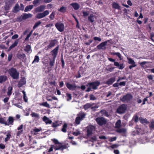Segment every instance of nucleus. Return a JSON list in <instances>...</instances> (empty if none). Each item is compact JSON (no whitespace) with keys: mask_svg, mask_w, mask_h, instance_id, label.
Listing matches in <instances>:
<instances>
[{"mask_svg":"<svg viewBox=\"0 0 154 154\" xmlns=\"http://www.w3.org/2000/svg\"><path fill=\"white\" fill-rule=\"evenodd\" d=\"M8 73L14 79H17L19 77V73L16 68L12 67L8 70Z\"/></svg>","mask_w":154,"mask_h":154,"instance_id":"nucleus-1","label":"nucleus"},{"mask_svg":"<svg viewBox=\"0 0 154 154\" xmlns=\"http://www.w3.org/2000/svg\"><path fill=\"white\" fill-rule=\"evenodd\" d=\"M53 146V149L56 150H60L63 151L64 149H66L67 148V147L66 145H63L62 144L60 143H59L58 144L55 145H51V146Z\"/></svg>","mask_w":154,"mask_h":154,"instance_id":"nucleus-2","label":"nucleus"},{"mask_svg":"<svg viewBox=\"0 0 154 154\" xmlns=\"http://www.w3.org/2000/svg\"><path fill=\"white\" fill-rule=\"evenodd\" d=\"M132 95L129 94H127L126 95H124L122 97L120 98V100L123 103L128 102L132 98Z\"/></svg>","mask_w":154,"mask_h":154,"instance_id":"nucleus-3","label":"nucleus"},{"mask_svg":"<svg viewBox=\"0 0 154 154\" xmlns=\"http://www.w3.org/2000/svg\"><path fill=\"white\" fill-rule=\"evenodd\" d=\"M95 120L97 124L100 126L105 125L106 123V121L103 117H101L96 118Z\"/></svg>","mask_w":154,"mask_h":154,"instance_id":"nucleus-4","label":"nucleus"},{"mask_svg":"<svg viewBox=\"0 0 154 154\" xmlns=\"http://www.w3.org/2000/svg\"><path fill=\"white\" fill-rule=\"evenodd\" d=\"M15 2V0H6L5 6V9L6 11L8 10L13 4Z\"/></svg>","mask_w":154,"mask_h":154,"instance_id":"nucleus-5","label":"nucleus"},{"mask_svg":"<svg viewBox=\"0 0 154 154\" xmlns=\"http://www.w3.org/2000/svg\"><path fill=\"white\" fill-rule=\"evenodd\" d=\"M108 59L110 61L114 62V65L115 66L118 67V68L119 69H122L124 68L125 66L123 63L119 64L118 62H115V59H112L111 58H109Z\"/></svg>","mask_w":154,"mask_h":154,"instance_id":"nucleus-6","label":"nucleus"},{"mask_svg":"<svg viewBox=\"0 0 154 154\" xmlns=\"http://www.w3.org/2000/svg\"><path fill=\"white\" fill-rule=\"evenodd\" d=\"M111 40H108L106 41L100 43L99 45H98L97 47V48L98 50H105L106 49V45L107 42H110Z\"/></svg>","mask_w":154,"mask_h":154,"instance_id":"nucleus-7","label":"nucleus"},{"mask_svg":"<svg viewBox=\"0 0 154 154\" xmlns=\"http://www.w3.org/2000/svg\"><path fill=\"white\" fill-rule=\"evenodd\" d=\"M95 127L93 125H90L87 127V136L89 137L93 133V131L95 130Z\"/></svg>","mask_w":154,"mask_h":154,"instance_id":"nucleus-8","label":"nucleus"},{"mask_svg":"<svg viewBox=\"0 0 154 154\" xmlns=\"http://www.w3.org/2000/svg\"><path fill=\"white\" fill-rule=\"evenodd\" d=\"M127 109L126 106L124 104L120 106L117 109V112L119 114L124 113Z\"/></svg>","mask_w":154,"mask_h":154,"instance_id":"nucleus-9","label":"nucleus"},{"mask_svg":"<svg viewBox=\"0 0 154 154\" xmlns=\"http://www.w3.org/2000/svg\"><path fill=\"white\" fill-rule=\"evenodd\" d=\"M100 84V82L98 81H96L94 82L89 83L88 85L90 87H92V88L94 90L97 89V87Z\"/></svg>","mask_w":154,"mask_h":154,"instance_id":"nucleus-10","label":"nucleus"},{"mask_svg":"<svg viewBox=\"0 0 154 154\" xmlns=\"http://www.w3.org/2000/svg\"><path fill=\"white\" fill-rule=\"evenodd\" d=\"M65 85L66 87L70 90L73 91L75 90L77 86L75 83H74L72 84L69 83L68 82H65Z\"/></svg>","mask_w":154,"mask_h":154,"instance_id":"nucleus-11","label":"nucleus"},{"mask_svg":"<svg viewBox=\"0 0 154 154\" xmlns=\"http://www.w3.org/2000/svg\"><path fill=\"white\" fill-rule=\"evenodd\" d=\"M55 26L60 32H62L64 30V24L60 22L56 23L55 24Z\"/></svg>","mask_w":154,"mask_h":154,"instance_id":"nucleus-12","label":"nucleus"},{"mask_svg":"<svg viewBox=\"0 0 154 154\" xmlns=\"http://www.w3.org/2000/svg\"><path fill=\"white\" fill-rule=\"evenodd\" d=\"M59 48V46L57 45L55 48L51 52L53 58H56L58 53V50Z\"/></svg>","mask_w":154,"mask_h":154,"instance_id":"nucleus-13","label":"nucleus"},{"mask_svg":"<svg viewBox=\"0 0 154 154\" xmlns=\"http://www.w3.org/2000/svg\"><path fill=\"white\" fill-rule=\"evenodd\" d=\"M56 58H49V65L50 66V67H48V69L49 72L51 71V69L50 68H52L53 66H54L55 63V60Z\"/></svg>","mask_w":154,"mask_h":154,"instance_id":"nucleus-14","label":"nucleus"},{"mask_svg":"<svg viewBox=\"0 0 154 154\" xmlns=\"http://www.w3.org/2000/svg\"><path fill=\"white\" fill-rule=\"evenodd\" d=\"M45 7L44 5H41L35 9V11L36 13L42 12L44 10Z\"/></svg>","mask_w":154,"mask_h":154,"instance_id":"nucleus-15","label":"nucleus"},{"mask_svg":"<svg viewBox=\"0 0 154 154\" xmlns=\"http://www.w3.org/2000/svg\"><path fill=\"white\" fill-rule=\"evenodd\" d=\"M56 42V39H54L51 40L50 42L48 45L47 47L45 48L46 50H48L49 48H50L54 47L55 45Z\"/></svg>","mask_w":154,"mask_h":154,"instance_id":"nucleus-16","label":"nucleus"},{"mask_svg":"<svg viewBox=\"0 0 154 154\" xmlns=\"http://www.w3.org/2000/svg\"><path fill=\"white\" fill-rule=\"evenodd\" d=\"M26 82V79L24 77L21 78L20 82L18 83L17 86L19 88L21 87L23 85L25 84Z\"/></svg>","mask_w":154,"mask_h":154,"instance_id":"nucleus-17","label":"nucleus"},{"mask_svg":"<svg viewBox=\"0 0 154 154\" xmlns=\"http://www.w3.org/2000/svg\"><path fill=\"white\" fill-rule=\"evenodd\" d=\"M86 114L83 112L81 111L77 114V117H79L80 119L82 120L85 118Z\"/></svg>","mask_w":154,"mask_h":154,"instance_id":"nucleus-18","label":"nucleus"},{"mask_svg":"<svg viewBox=\"0 0 154 154\" xmlns=\"http://www.w3.org/2000/svg\"><path fill=\"white\" fill-rule=\"evenodd\" d=\"M14 119L12 116H9L8 119V122H7L6 125H13L14 124Z\"/></svg>","mask_w":154,"mask_h":154,"instance_id":"nucleus-19","label":"nucleus"},{"mask_svg":"<svg viewBox=\"0 0 154 154\" xmlns=\"http://www.w3.org/2000/svg\"><path fill=\"white\" fill-rule=\"evenodd\" d=\"M115 81L114 77H111L106 82V84L109 85H111Z\"/></svg>","mask_w":154,"mask_h":154,"instance_id":"nucleus-20","label":"nucleus"},{"mask_svg":"<svg viewBox=\"0 0 154 154\" xmlns=\"http://www.w3.org/2000/svg\"><path fill=\"white\" fill-rule=\"evenodd\" d=\"M8 80V77L5 75H0V83L5 82Z\"/></svg>","mask_w":154,"mask_h":154,"instance_id":"nucleus-21","label":"nucleus"},{"mask_svg":"<svg viewBox=\"0 0 154 154\" xmlns=\"http://www.w3.org/2000/svg\"><path fill=\"white\" fill-rule=\"evenodd\" d=\"M139 121L140 122L143 124H148L149 123L146 118L144 119L142 117L139 118Z\"/></svg>","mask_w":154,"mask_h":154,"instance_id":"nucleus-22","label":"nucleus"},{"mask_svg":"<svg viewBox=\"0 0 154 154\" xmlns=\"http://www.w3.org/2000/svg\"><path fill=\"white\" fill-rule=\"evenodd\" d=\"M95 18V16L93 14H91L88 17V21L91 23L94 21V19Z\"/></svg>","mask_w":154,"mask_h":154,"instance_id":"nucleus-23","label":"nucleus"},{"mask_svg":"<svg viewBox=\"0 0 154 154\" xmlns=\"http://www.w3.org/2000/svg\"><path fill=\"white\" fill-rule=\"evenodd\" d=\"M43 121L45 122L46 124H51L52 123V121L49 119L46 116H44L43 118Z\"/></svg>","mask_w":154,"mask_h":154,"instance_id":"nucleus-24","label":"nucleus"},{"mask_svg":"<svg viewBox=\"0 0 154 154\" xmlns=\"http://www.w3.org/2000/svg\"><path fill=\"white\" fill-rule=\"evenodd\" d=\"M70 5L75 10H78L80 8L79 5L77 3H72L70 4Z\"/></svg>","mask_w":154,"mask_h":154,"instance_id":"nucleus-25","label":"nucleus"},{"mask_svg":"<svg viewBox=\"0 0 154 154\" xmlns=\"http://www.w3.org/2000/svg\"><path fill=\"white\" fill-rule=\"evenodd\" d=\"M24 50L27 53H29V51H31L30 52V53H31L32 52V50L30 45H26L24 49Z\"/></svg>","mask_w":154,"mask_h":154,"instance_id":"nucleus-26","label":"nucleus"},{"mask_svg":"<svg viewBox=\"0 0 154 154\" xmlns=\"http://www.w3.org/2000/svg\"><path fill=\"white\" fill-rule=\"evenodd\" d=\"M18 40L15 41L9 47L8 49V51H10L12 48L17 46L18 44Z\"/></svg>","mask_w":154,"mask_h":154,"instance_id":"nucleus-27","label":"nucleus"},{"mask_svg":"<svg viewBox=\"0 0 154 154\" xmlns=\"http://www.w3.org/2000/svg\"><path fill=\"white\" fill-rule=\"evenodd\" d=\"M112 8L115 9L119 10L120 9V6L119 4L116 2H113L112 5Z\"/></svg>","mask_w":154,"mask_h":154,"instance_id":"nucleus-28","label":"nucleus"},{"mask_svg":"<svg viewBox=\"0 0 154 154\" xmlns=\"http://www.w3.org/2000/svg\"><path fill=\"white\" fill-rule=\"evenodd\" d=\"M20 11V7L18 4H17L15 6L13 11L15 13L18 12Z\"/></svg>","mask_w":154,"mask_h":154,"instance_id":"nucleus-29","label":"nucleus"},{"mask_svg":"<svg viewBox=\"0 0 154 154\" xmlns=\"http://www.w3.org/2000/svg\"><path fill=\"white\" fill-rule=\"evenodd\" d=\"M33 8V5H29L26 6L24 10L25 12H27L31 11Z\"/></svg>","mask_w":154,"mask_h":154,"instance_id":"nucleus-30","label":"nucleus"},{"mask_svg":"<svg viewBox=\"0 0 154 154\" xmlns=\"http://www.w3.org/2000/svg\"><path fill=\"white\" fill-rule=\"evenodd\" d=\"M149 126L150 130H154V120H152L150 121V122Z\"/></svg>","mask_w":154,"mask_h":154,"instance_id":"nucleus-31","label":"nucleus"},{"mask_svg":"<svg viewBox=\"0 0 154 154\" xmlns=\"http://www.w3.org/2000/svg\"><path fill=\"white\" fill-rule=\"evenodd\" d=\"M17 57L19 59H24L26 55L24 54H17Z\"/></svg>","mask_w":154,"mask_h":154,"instance_id":"nucleus-32","label":"nucleus"},{"mask_svg":"<svg viewBox=\"0 0 154 154\" xmlns=\"http://www.w3.org/2000/svg\"><path fill=\"white\" fill-rule=\"evenodd\" d=\"M66 7H65L64 6H62L59 9H58V11L60 12L64 13L66 12Z\"/></svg>","mask_w":154,"mask_h":154,"instance_id":"nucleus-33","label":"nucleus"},{"mask_svg":"<svg viewBox=\"0 0 154 154\" xmlns=\"http://www.w3.org/2000/svg\"><path fill=\"white\" fill-rule=\"evenodd\" d=\"M39 104L40 106H43L48 108H50L49 105L47 102H43L42 103H39Z\"/></svg>","mask_w":154,"mask_h":154,"instance_id":"nucleus-34","label":"nucleus"},{"mask_svg":"<svg viewBox=\"0 0 154 154\" xmlns=\"http://www.w3.org/2000/svg\"><path fill=\"white\" fill-rule=\"evenodd\" d=\"M39 56L37 55H35V56L34 60L32 62V64L35 63H37L39 62Z\"/></svg>","mask_w":154,"mask_h":154,"instance_id":"nucleus-35","label":"nucleus"},{"mask_svg":"<svg viewBox=\"0 0 154 154\" xmlns=\"http://www.w3.org/2000/svg\"><path fill=\"white\" fill-rule=\"evenodd\" d=\"M92 106V105L90 103H87L84 105L83 108L86 110L90 108Z\"/></svg>","mask_w":154,"mask_h":154,"instance_id":"nucleus-36","label":"nucleus"},{"mask_svg":"<svg viewBox=\"0 0 154 154\" xmlns=\"http://www.w3.org/2000/svg\"><path fill=\"white\" fill-rule=\"evenodd\" d=\"M30 115L32 117H35L38 119L40 118L39 114L35 112H32Z\"/></svg>","mask_w":154,"mask_h":154,"instance_id":"nucleus-37","label":"nucleus"},{"mask_svg":"<svg viewBox=\"0 0 154 154\" xmlns=\"http://www.w3.org/2000/svg\"><path fill=\"white\" fill-rule=\"evenodd\" d=\"M32 16V14H28L26 13H24L23 16V18L24 20H25L29 17H31Z\"/></svg>","mask_w":154,"mask_h":154,"instance_id":"nucleus-38","label":"nucleus"},{"mask_svg":"<svg viewBox=\"0 0 154 154\" xmlns=\"http://www.w3.org/2000/svg\"><path fill=\"white\" fill-rule=\"evenodd\" d=\"M116 131L117 132L119 133H125L126 130V129L125 128H121L117 129Z\"/></svg>","mask_w":154,"mask_h":154,"instance_id":"nucleus-39","label":"nucleus"},{"mask_svg":"<svg viewBox=\"0 0 154 154\" xmlns=\"http://www.w3.org/2000/svg\"><path fill=\"white\" fill-rule=\"evenodd\" d=\"M121 121L119 119L116 122L115 124V127L116 128H119L121 126Z\"/></svg>","mask_w":154,"mask_h":154,"instance_id":"nucleus-40","label":"nucleus"},{"mask_svg":"<svg viewBox=\"0 0 154 154\" xmlns=\"http://www.w3.org/2000/svg\"><path fill=\"white\" fill-rule=\"evenodd\" d=\"M12 88L11 87H9L8 88L7 95L8 96H10L12 94Z\"/></svg>","mask_w":154,"mask_h":154,"instance_id":"nucleus-41","label":"nucleus"},{"mask_svg":"<svg viewBox=\"0 0 154 154\" xmlns=\"http://www.w3.org/2000/svg\"><path fill=\"white\" fill-rule=\"evenodd\" d=\"M67 127V125L66 123H65L63 125V128H62L61 131L63 132H66V128Z\"/></svg>","mask_w":154,"mask_h":154,"instance_id":"nucleus-42","label":"nucleus"},{"mask_svg":"<svg viewBox=\"0 0 154 154\" xmlns=\"http://www.w3.org/2000/svg\"><path fill=\"white\" fill-rule=\"evenodd\" d=\"M11 137V135L10 133H8L6 134V137L5 138V141L6 142L8 140H9L10 138Z\"/></svg>","mask_w":154,"mask_h":154,"instance_id":"nucleus-43","label":"nucleus"},{"mask_svg":"<svg viewBox=\"0 0 154 154\" xmlns=\"http://www.w3.org/2000/svg\"><path fill=\"white\" fill-rule=\"evenodd\" d=\"M139 120V119L138 116L137 115H134L133 118L132 120H134L135 122H138Z\"/></svg>","mask_w":154,"mask_h":154,"instance_id":"nucleus-44","label":"nucleus"},{"mask_svg":"<svg viewBox=\"0 0 154 154\" xmlns=\"http://www.w3.org/2000/svg\"><path fill=\"white\" fill-rule=\"evenodd\" d=\"M41 23V22L40 21H39L37 22H36L35 23L34 26L33 27V29H35L36 28L38 27Z\"/></svg>","mask_w":154,"mask_h":154,"instance_id":"nucleus-45","label":"nucleus"},{"mask_svg":"<svg viewBox=\"0 0 154 154\" xmlns=\"http://www.w3.org/2000/svg\"><path fill=\"white\" fill-rule=\"evenodd\" d=\"M61 124V123H59L58 122H56L53 123L52 126L54 128H56L59 126Z\"/></svg>","mask_w":154,"mask_h":154,"instance_id":"nucleus-46","label":"nucleus"},{"mask_svg":"<svg viewBox=\"0 0 154 154\" xmlns=\"http://www.w3.org/2000/svg\"><path fill=\"white\" fill-rule=\"evenodd\" d=\"M60 60L62 64V66L63 69L64 68L65 62L63 58V55H61L60 57Z\"/></svg>","mask_w":154,"mask_h":154,"instance_id":"nucleus-47","label":"nucleus"},{"mask_svg":"<svg viewBox=\"0 0 154 154\" xmlns=\"http://www.w3.org/2000/svg\"><path fill=\"white\" fill-rule=\"evenodd\" d=\"M79 117H77L75 119V123L77 125H79L80 124V122L82 121Z\"/></svg>","mask_w":154,"mask_h":154,"instance_id":"nucleus-48","label":"nucleus"},{"mask_svg":"<svg viewBox=\"0 0 154 154\" xmlns=\"http://www.w3.org/2000/svg\"><path fill=\"white\" fill-rule=\"evenodd\" d=\"M45 17L43 14L42 13H38L36 15V18L40 19Z\"/></svg>","mask_w":154,"mask_h":154,"instance_id":"nucleus-49","label":"nucleus"},{"mask_svg":"<svg viewBox=\"0 0 154 154\" xmlns=\"http://www.w3.org/2000/svg\"><path fill=\"white\" fill-rule=\"evenodd\" d=\"M22 92L23 94V99L24 100V101L25 102H27L28 101V99H27V97H26V93L24 91H23Z\"/></svg>","mask_w":154,"mask_h":154,"instance_id":"nucleus-50","label":"nucleus"},{"mask_svg":"<svg viewBox=\"0 0 154 154\" xmlns=\"http://www.w3.org/2000/svg\"><path fill=\"white\" fill-rule=\"evenodd\" d=\"M0 123L1 124H4L6 125H7V122L5 121L4 119L0 117Z\"/></svg>","mask_w":154,"mask_h":154,"instance_id":"nucleus-51","label":"nucleus"},{"mask_svg":"<svg viewBox=\"0 0 154 154\" xmlns=\"http://www.w3.org/2000/svg\"><path fill=\"white\" fill-rule=\"evenodd\" d=\"M97 140V137L96 136H94L90 138V141L91 142L95 141Z\"/></svg>","mask_w":154,"mask_h":154,"instance_id":"nucleus-52","label":"nucleus"},{"mask_svg":"<svg viewBox=\"0 0 154 154\" xmlns=\"http://www.w3.org/2000/svg\"><path fill=\"white\" fill-rule=\"evenodd\" d=\"M128 63L130 64H135L134 61L131 58H128Z\"/></svg>","mask_w":154,"mask_h":154,"instance_id":"nucleus-53","label":"nucleus"},{"mask_svg":"<svg viewBox=\"0 0 154 154\" xmlns=\"http://www.w3.org/2000/svg\"><path fill=\"white\" fill-rule=\"evenodd\" d=\"M55 15V13L54 11H53L49 16V18L51 20H52L54 19V18Z\"/></svg>","mask_w":154,"mask_h":154,"instance_id":"nucleus-54","label":"nucleus"},{"mask_svg":"<svg viewBox=\"0 0 154 154\" xmlns=\"http://www.w3.org/2000/svg\"><path fill=\"white\" fill-rule=\"evenodd\" d=\"M66 97H67V101H69L72 99V96L71 94L67 93L66 94Z\"/></svg>","mask_w":154,"mask_h":154,"instance_id":"nucleus-55","label":"nucleus"},{"mask_svg":"<svg viewBox=\"0 0 154 154\" xmlns=\"http://www.w3.org/2000/svg\"><path fill=\"white\" fill-rule=\"evenodd\" d=\"M51 140L54 143V145H55L60 143L55 138L52 139Z\"/></svg>","mask_w":154,"mask_h":154,"instance_id":"nucleus-56","label":"nucleus"},{"mask_svg":"<svg viewBox=\"0 0 154 154\" xmlns=\"http://www.w3.org/2000/svg\"><path fill=\"white\" fill-rule=\"evenodd\" d=\"M90 99L91 100H95L96 99L95 97L93 94H91L90 95Z\"/></svg>","mask_w":154,"mask_h":154,"instance_id":"nucleus-57","label":"nucleus"},{"mask_svg":"<svg viewBox=\"0 0 154 154\" xmlns=\"http://www.w3.org/2000/svg\"><path fill=\"white\" fill-rule=\"evenodd\" d=\"M13 57V55L12 53H11L9 54L8 55V61H10L11 60Z\"/></svg>","mask_w":154,"mask_h":154,"instance_id":"nucleus-58","label":"nucleus"},{"mask_svg":"<svg viewBox=\"0 0 154 154\" xmlns=\"http://www.w3.org/2000/svg\"><path fill=\"white\" fill-rule=\"evenodd\" d=\"M41 0H34L33 2V4L34 6H36L37 4L39 3V2Z\"/></svg>","mask_w":154,"mask_h":154,"instance_id":"nucleus-59","label":"nucleus"},{"mask_svg":"<svg viewBox=\"0 0 154 154\" xmlns=\"http://www.w3.org/2000/svg\"><path fill=\"white\" fill-rule=\"evenodd\" d=\"M93 39L95 41H97L99 42H100L101 41V39L98 37H94L93 38Z\"/></svg>","mask_w":154,"mask_h":154,"instance_id":"nucleus-60","label":"nucleus"},{"mask_svg":"<svg viewBox=\"0 0 154 154\" xmlns=\"http://www.w3.org/2000/svg\"><path fill=\"white\" fill-rule=\"evenodd\" d=\"M24 19L23 18V17L22 16L17 17V21L19 22L22 21Z\"/></svg>","mask_w":154,"mask_h":154,"instance_id":"nucleus-61","label":"nucleus"},{"mask_svg":"<svg viewBox=\"0 0 154 154\" xmlns=\"http://www.w3.org/2000/svg\"><path fill=\"white\" fill-rule=\"evenodd\" d=\"M83 16L84 17H86L88 15L89 13L87 11H83L82 12Z\"/></svg>","mask_w":154,"mask_h":154,"instance_id":"nucleus-62","label":"nucleus"},{"mask_svg":"<svg viewBox=\"0 0 154 154\" xmlns=\"http://www.w3.org/2000/svg\"><path fill=\"white\" fill-rule=\"evenodd\" d=\"M42 13L43 14L44 16L45 17L46 16L48 15L49 14V11L48 10H46L44 11Z\"/></svg>","mask_w":154,"mask_h":154,"instance_id":"nucleus-63","label":"nucleus"},{"mask_svg":"<svg viewBox=\"0 0 154 154\" xmlns=\"http://www.w3.org/2000/svg\"><path fill=\"white\" fill-rule=\"evenodd\" d=\"M116 139V137H111L109 140V141L110 142H113L114 141H115Z\"/></svg>","mask_w":154,"mask_h":154,"instance_id":"nucleus-64","label":"nucleus"}]
</instances>
